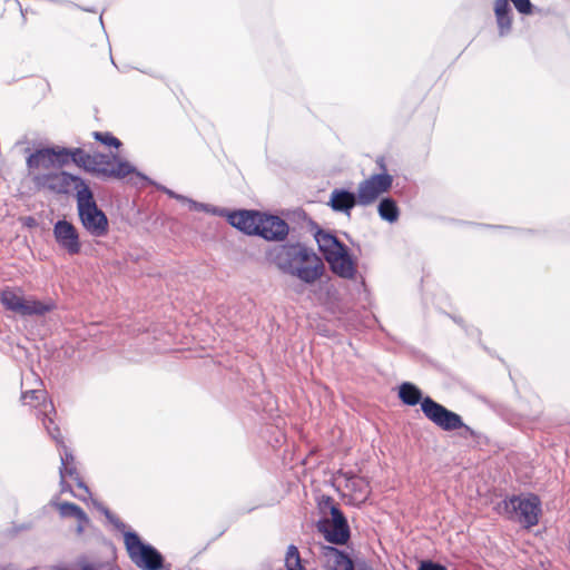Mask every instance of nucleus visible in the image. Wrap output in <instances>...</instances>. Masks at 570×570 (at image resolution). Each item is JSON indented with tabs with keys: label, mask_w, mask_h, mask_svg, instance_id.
I'll return each instance as SVG.
<instances>
[{
	"label": "nucleus",
	"mask_w": 570,
	"mask_h": 570,
	"mask_svg": "<svg viewBox=\"0 0 570 570\" xmlns=\"http://www.w3.org/2000/svg\"><path fill=\"white\" fill-rule=\"evenodd\" d=\"M51 156L46 153H32L27 158L28 177L38 191L67 195L72 189L77 193L86 186L83 179L51 166Z\"/></svg>",
	"instance_id": "1"
},
{
	"label": "nucleus",
	"mask_w": 570,
	"mask_h": 570,
	"mask_svg": "<svg viewBox=\"0 0 570 570\" xmlns=\"http://www.w3.org/2000/svg\"><path fill=\"white\" fill-rule=\"evenodd\" d=\"M315 239L331 269L343 278H354L356 268L348 248L336 236L325 230H318Z\"/></svg>",
	"instance_id": "2"
},
{
	"label": "nucleus",
	"mask_w": 570,
	"mask_h": 570,
	"mask_svg": "<svg viewBox=\"0 0 570 570\" xmlns=\"http://www.w3.org/2000/svg\"><path fill=\"white\" fill-rule=\"evenodd\" d=\"M78 216L82 227L94 237H104L109 230L106 214L97 206L88 185L76 194Z\"/></svg>",
	"instance_id": "3"
},
{
	"label": "nucleus",
	"mask_w": 570,
	"mask_h": 570,
	"mask_svg": "<svg viewBox=\"0 0 570 570\" xmlns=\"http://www.w3.org/2000/svg\"><path fill=\"white\" fill-rule=\"evenodd\" d=\"M497 509L500 514L529 529L539 522L541 501L534 494L512 495L500 502Z\"/></svg>",
	"instance_id": "4"
},
{
	"label": "nucleus",
	"mask_w": 570,
	"mask_h": 570,
	"mask_svg": "<svg viewBox=\"0 0 570 570\" xmlns=\"http://www.w3.org/2000/svg\"><path fill=\"white\" fill-rule=\"evenodd\" d=\"M0 303L20 316H42L55 308L52 301L41 302L33 297H24L20 288L7 287L0 293Z\"/></svg>",
	"instance_id": "5"
},
{
	"label": "nucleus",
	"mask_w": 570,
	"mask_h": 570,
	"mask_svg": "<svg viewBox=\"0 0 570 570\" xmlns=\"http://www.w3.org/2000/svg\"><path fill=\"white\" fill-rule=\"evenodd\" d=\"M89 173L102 178L122 179L130 174L153 184L145 175L137 171L127 160L121 159L117 154L94 153Z\"/></svg>",
	"instance_id": "6"
},
{
	"label": "nucleus",
	"mask_w": 570,
	"mask_h": 570,
	"mask_svg": "<svg viewBox=\"0 0 570 570\" xmlns=\"http://www.w3.org/2000/svg\"><path fill=\"white\" fill-rule=\"evenodd\" d=\"M124 539L128 554L138 568L159 570L163 567L161 554L150 544L142 543L136 532H126Z\"/></svg>",
	"instance_id": "7"
},
{
	"label": "nucleus",
	"mask_w": 570,
	"mask_h": 570,
	"mask_svg": "<svg viewBox=\"0 0 570 570\" xmlns=\"http://www.w3.org/2000/svg\"><path fill=\"white\" fill-rule=\"evenodd\" d=\"M422 412L431 422L444 431L464 429L471 435L474 433L471 428L463 423L459 414L448 410L430 396H425L422 400Z\"/></svg>",
	"instance_id": "8"
},
{
	"label": "nucleus",
	"mask_w": 570,
	"mask_h": 570,
	"mask_svg": "<svg viewBox=\"0 0 570 570\" xmlns=\"http://www.w3.org/2000/svg\"><path fill=\"white\" fill-rule=\"evenodd\" d=\"M393 176L387 173H380L362 180L357 187V197L360 206H370L374 204L383 194L392 188Z\"/></svg>",
	"instance_id": "9"
},
{
	"label": "nucleus",
	"mask_w": 570,
	"mask_h": 570,
	"mask_svg": "<svg viewBox=\"0 0 570 570\" xmlns=\"http://www.w3.org/2000/svg\"><path fill=\"white\" fill-rule=\"evenodd\" d=\"M316 528L326 541L334 544H344L350 538L346 518L336 505L331 507V519H321Z\"/></svg>",
	"instance_id": "10"
},
{
	"label": "nucleus",
	"mask_w": 570,
	"mask_h": 570,
	"mask_svg": "<svg viewBox=\"0 0 570 570\" xmlns=\"http://www.w3.org/2000/svg\"><path fill=\"white\" fill-rule=\"evenodd\" d=\"M306 259H299L294 268H291L289 275H293L306 284H313L324 273V264L313 249L306 247Z\"/></svg>",
	"instance_id": "11"
},
{
	"label": "nucleus",
	"mask_w": 570,
	"mask_h": 570,
	"mask_svg": "<svg viewBox=\"0 0 570 570\" xmlns=\"http://www.w3.org/2000/svg\"><path fill=\"white\" fill-rule=\"evenodd\" d=\"M306 246L302 244H286L275 247L271 253V259L284 273H289L299 259H306Z\"/></svg>",
	"instance_id": "12"
},
{
	"label": "nucleus",
	"mask_w": 570,
	"mask_h": 570,
	"mask_svg": "<svg viewBox=\"0 0 570 570\" xmlns=\"http://www.w3.org/2000/svg\"><path fill=\"white\" fill-rule=\"evenodd\" d=\"M53 236L57 244L69 255L80 253L81 243L77 228L68 220L60 219L53 226Z\"/></svg>",
	"instance_id": "13"
},
{
	"label": "nucleus",
	"mask_w": 570,
	"mask_h": 570,
	"mask_svg": "<svg viewBox=\"0 0 570 570\" xmlns=\"http://www.w3.org/2000/svg\"><path fill=\"white\" fill-rule=\"evenodd\" d=\"M256 235L266 240L281 242L288 235V225L277 216L262 214Z\"/></svg>",
	"instance_id": "14"
},
{
	"label": "nucleus",
	"mask_w": 570,
	"mask_h": 570,
	"mask_svg": "<svg viewBox=\"0 0 570 570\" xmlns=\"http://www.w3.org/2000/svg\"><path fill=\"white\" fill-rule=\"evenodd\" d=\"M261 213L255 210H235L228 212L226 209V214L222 217H226L227 222L235 228L244 232L248 235H256L258 230V224L261 222Z\"/></svg>",
	"instance_id": "15"
},
{
	"label": "nucleus",
	"mask_w": 570,
	"mask_h": 570,
	"mask_svg": "<svg viewBox=\"0 0 570 570\" xmlns=\"http://www.w3.org/2000/svg\"><path fill=\"white\" fill-rule=\"evenodd\" d=\"M324 554L333 570H373L364 559H352L347 553L334 548H324Z\"/></svg>",
	"instance_id": "16"
},
{
	"label": "nucleus",
	"mask_w": 570,
	"mask_h": 570,
	"mask_svg": "<svg viewBox=\"0 0 570 570\" xmlns=\"http://www.w3.org/2000/svg\"><path fill=\"white\" fill-rule=\"evenodd\" d=\"M59 456L61 462L59 469L60 479H66L67 476L73 479L78 488L82 489L86 494L90 495L88 487L85 484V482L81 480L79 475L75 456L65 444H62L61 449L59 450Z\"/></svg>",
	"instance_id": "17"
},
{
	"label": "nucleus",
	"mask_w": 570,
	"mask_h": 570,
	"mask_svg": "<svg viewBox=\"0 0 570 570\" xmlns=\"http://www.w3.org/2000/svg\"><path fill=\"white\" fill-rule=\"evenodd\" d=\"M327 205L336 213L351 216L352 209L358 205V197L355 193L344 188L332 190Z\"/></svg>",
	"instance_id": "18"
},
{
	"label": "nucleus",
	"mask_w": 570,
	"mask_h": 570,
	"mask_svg": "<svg viewBox=\"0 0 570 570\" xmlns=\"http://www.w3.org/2000/svg\"><path fill=\"white\" fill-rule=\"evenodd\" d=\"M493 12L500 38H505L512 32L513 11L505 0H494Z\"/></svg>",
	"instance_id": "19"
},
{
	"label": "nucleus",
	"mask_w": 570,
	"mask_h": 570,
	"mask_svg": "<svg viewBox=\"0 0 570 570\" xmlns=\"http://www.w3.org/2000/svg\"><path fill=\"white\" fill-rule=\"evenodd\" d=\"M50 505L59 511L61 518L76 519L78 521L77 532H83L85 525L89 522V518L79 505L71 502H60L57 495L50 500Z\"/></svg>",
	"instance_id": "20"
},
{
	"label": "nucleus",
	"mask_w": 570,
	"mask_h": 570,
	"mask_svg": "<svg viewBox=\"0 0 570 570\" xmlns=\"http://www.w3.org/2000/svg\"><path fill=\"white\" fill-rule=\"evenodd\" d=\"M399 397L401 401L406 405H416L419 403L422 404V400L424 399L422 396L421 390L410 382H404L399 387Z\"/></svg>",
	"instance_id": "21"
},
{
	"label": "nucleus",
	"mask_w": 570,
	"mask_h": 570,
	"mask_svg": "<svg viewBox=\"0 0 570 570\" xmlns=\"http://www.w3.org/2000/svg\"><path fill=\"white\" fill-rule=\"evenodd\" d=\"M21 399L24 404L30 406H40L42 413L52 409V404L47 403V392L45 390H30L22 393Z\"/></svg>",
	"instance_id": "22"
},
{
	"label": "nucleus",
	"mask_w": 570,
	"mask_h": 570,
	"mask_svg": "<svg viewBox=\"0 0 570 570\" xmlns=\"http://www.w3.org/2000/svg\"><path fill=\"white\" fill-rule=\"evenodd\" d=\"M377 213L383 220L395 223L400 217L396 202L391 197L382 198L377 205Z\"/></svg>",
	"instance_id": "23"
},
{
	"label": "nucleus",
	"mask_w": 570,
	"mask_h": 570,
	"mask_svg": "<svg viewBox=\"0 0 570 570\" xmlns=\"http://www.w3.org/2000/svg\"><path fill=\"white\" fill-rule=\"evenodd\" d=\"M48 153L51 157V166H56L59 170L71 159L70 149L68 148H42L35 153Z\"/></svg>",
	"instance_id": "24"
},
{
	"label": "nucleus",
	"mask_w": 570,
	"mask_h": 570,
	"mask_svg": "<svg viewBox=\"0 0 570 570\" xmlns=\"http://www.w3.org/2000/svg\"><path fill=\"white\" fill-rule=\"evenodd\" d=\"M183 203L187 204L189 206V208L193 209V210L205 212V213H208V214H212V215H216V216H223L224 214H226V209L225 208H219V207H215V206H212V205H208V204L198 203V202H196L194 199H190L188 197H187V200H184Z\"/></svg>",
	"instance_id": "25"
},
{
	"label": "nucleus",
	"mask_w": 570,
	"mask_h": 570,
	"mask_svg": "<svg viewBox=\"0 0 570 570\" xmlns=\"http://www.w3.org/2000/svg\"><path fill=\"white\" fill-rule=\"evenodd\" d=\"M71 160L79 167L89 171L91 166L92 154L86 153L81 148L70 149Z\"/></svg>",
	"instance_id": "26"
},
{
	"label": "nucleus",
	"mask_w": 570,
	"mask_h": 570,
	"mask_svg": "<svg viewBox=\"0 0 570 570\" xmlns=\"http://www.w3.org/2000/svg\"><path fill=\"white\" fill-rule=\"evenodd\" d=\"M286 570H303L301 564V557L298 549L295 546H289L285 560Z\"/></svg>",
	"instance_id": "27"
},
{
	"label": "nucleus",
	"mask_w": 570,
	"mask_h": 570,
	"mask_svg": "<svg viewBox=\"0 0 570 570\" xmlns=\"http://www.w3.org/2000/svg\"><path fill=\"white\" fill-rule=\"evenodd\" d=\"M507 3L512 2L515 10L523 16H531L535 11V7L532 4L531 0H505Z\"/></svg>",
	"instance_id": "28"
},
{
	"label": "nucleus",
	"mask_w": 570,
	"mask_h": 570,
	"mask_svg": "<svg viewBox=\"0 0 570 570\" xmlns=\"http://www.w3.org/2000/svg\"><path fill=\"white\" fill-rule=\"evenodd\" d=\"M45 417L42 420L43 426L47 430L48 434L57 441L58 444L62 445V441L60 440V431L59 428L55 424L53 420L48 416L47 412L43 413Z\"/></svg>",
	"instance_id": "29"
},
{
	"label": "nucleus",
	"mask_w": 570,
	"mask_h": 570,
	"mask_svg": "<svg viewBox=\"0 0 570 570\" xmlns=\"http://www.w3.org/2000/svg\"><path fill=\"white\" fill-rule=\"evenodd\" d=\"M92 135L96 140L100 141L106 146L115 148H119L121 146V141L115 136H112L110 132L95 131Z\"/></svg>",
	"instance_id": "30"
},
{
	"label": "nucleus",
	"mask_w": 570,
	"mask_h": 570,
	"mask_svg": "<svg viewBox=\"0 0 570 570\" xmlns=\"http://www.w3.org/2000/svg\"><path fill=\"white\" fill-rule=\"evenodd\" d=\"M92 504L95 505V508L97 510H99L101 513L105 514V517L112 523L115 524L116 528L118 529H121V528H125V524L122 522H120V520L115 517L108 508H106L102 503H100L99 501L97 500H94L92 499Z\"/></svg>",
	"instance_id": "31"
},
{
	"label": "nucleus",
	"mask_w": 570,
	"mask_h": 570,
	"mask_svg": "<svg viewBox=\"0 0 570 570\" xmlns=\"http://www.w3.org/2000/svg\"><path fill=\"white\" fill-rule=\"evenodd\" d=\"M60 493H71L75 498L81 501H87V497H89L85 492L83 494H76L72 491L71 485L66 481V479H60Z\"/></svg>",
	"instance_id": "32"
},
{
	"label": "nucleus",
	"mask_w": 570,
	"mask_h": 570,
	"mask_svg": "<svg viewBox=\"0 0 570 570\" xmlns=\"http://www.w3.org/2000/svg\"><path fill=\"white\" fill-rule=\"evenodd\" d=\"M419 570H445V568L432 561H422L419 567Z\"/></svg>",
	"instance_id": "33"
},
{
	"label": "nucleus",
	"mask_w": 570,
	"mask_h": 570,
	"mask_svg": "<svg viewBox=\"0 0 570 570\" xmlns=\"http://www.w3.org/2000/svg\"><path fill=\"white\" fill-rule=\"evenodd\" d=\"M160 190H163L165 194H167L169 197L174 198V199H177L179 202H184V200H187V197L184 196V195H180V194H177L175 193L174 190L171 189H168L167 187L165 186H159L158 187Z\"/></svg>",
	"instance_id": "34"
},
{
	"label": "nucleus",
	"mask_w": 570,
	"mask_h": 570,
	"mask_svg": "<svg viewBox=\"0 0 570 570\" xmlns=\"http://www.w3.org/2000/svg\"><path fill=\"white\" fill-rule=\"evenodd\" d=\"M376 164L377 166L380 167V169H382L383 171L382 173H386V167H385V161H384V158L381 157L376 160Z\"/></svg>",
	"instance_id": "35"
},
{
	"label": "nucleus",
	"mask_w": 570,
	"mask_h": 570,
	"mask_svg": "<svg viewBox=\"0 0 570 570\" xmlns=\"http://www.w3.org/2000/svg\"><path fill=\"white\" fill-rule=\"evenodd\" d=\"M80 570H95L92 566L86 564Z\"/></svg>",
	"instance_id": "36"
}]
</instances>
